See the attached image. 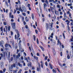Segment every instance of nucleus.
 <instances>
[{
    "instance_id": "f257e3e1",
    "label": "nucleus",
    "mask_w": 73,
    "mask_h": 73,
    "mask_svg": "<svg viewBox=\"0 0 73 73\" xmlns=\"http://www.w3.org/2000/svg\"><path fill=\"white\" fill-rule=\"evenodd\" d=\"M11 24L12 27L13 29H16V27L15 26V25H16V24L15 23L12 22L11 23Z\"/></svg>"
},
{
    "instance_id": "f03ea898",
    "label": "nucleus",
    "mask_w": 73,
    "mask_h": 73,
    "mask_svg": "<svg viewBox=\"0 0 73 73\" xmlns=\"http://www.w3.org/2000/svg\"><path fill=\"white\" fill-rule=\"evenodd\" d=\"M43 7L44 11H46V7H47V5L46 3H44L43 4Z\"/></svg>"
},
{
    "instance_id": "7ed1b4c3",
    "label": "nucleus",
    "mask_w": 73,
    "mask_h": 73,
    "mask_svg": "<svg viewBox=\"0 0 73 73\" xmlns=\"http://www.w3.org/2000/svg\"><path fill=\"white\" fill-rule=\"evenodd\" d=\"M37 70L38 72H41V69L40 68H38L37 67Z\"/></svg>"
},
{
    "instance_id": "20e7f679",
    "label": "nucleus",
    "mask_w": 73,
    "mask_h": 73,
    "mask_svg": "<svg viewBox=\"0 0 73 73\" xmlns=\"http://www.w3.org/2000/svg\"><path fill=\"white\" fill-rule=\"evenodd\" d=\"M65 22L67 23L66 24L67 25H69V23H70V21H69L67 19L65 21Z\"/></svg>"
},
{
    "instance_id": "39448f33",
    "label": "nucleus",
    "mask_w": 73,
    "mask_h": 73,
    "mask_svg": "<svg viewBox=\"0 0 73 73\" xmlns=\"http://www.w3.org/2000/svg\"><path fill=\"white\" fill-rule=\"evenodd\" d=\"M19 57H20V53H19L18 54V55H16V58L17 59H18V58H19Z\"/></svg>"
},
{
    "instance_id": "423d86ee",
    "label": "nucleus",
    "mask_w": 73,
    "mask_h": 73,
    "mask_svg": "<svg viewBox=\"0 0 73 73\" xmlns=\"http://www.w3.org/2000/svg\"><path fill=\"white\" fill-rule=\"evenodd\" d=\"M19 48L20 49V50L21 51V49H22L21 45V43H19Z\"/></svg>"
},
{
    "instance_id": "0eeeda50",
    "label": "nucleus",
    "mask_w": 73,
    "mask_h": 73,
    "mask_svg": "<svg viewBox=\"0 0 73 73\" xmlns=\"http://www.w3.org/2000/svg\"><path fill=\"white\" fill-rule=\"evenodd\" d=\"M59 44L61 45V42H60V39H58V40L57 45H59Z\"/></svg>"
},
{
    "instance_id": "6e6552de",
    "label": "nucleus",
    "mask_w": 73,
    "mask_h": 73,
    "mask_svg": "<svg viewBox=\"0 0 73 73\" xmlns=\"http://www.w3.org/2000/svg\"><path fill=\"white\" fill-rule=\"evenodd\" d=\"M18 64L19 67H20L21 68H22V67H23V65H22V64H20V62H19Z\"/></svg>"
},
{
    "instance_id": "1a4fd4ad",
    "label": "nucleus",
    "mask_w": 73,
    "mask_h": 73,
    "mask_svg": "<svg viewBox=\"0 0 73 73\" xmlns=\"http://www.w3.org/2000/svg\"><path fill=\"white\" fill-rule=\"evenodd\" d=\"M2 44H4V41L1 40L0 42V45H1Z\"/></svg>"
},
{
    "instance_id": "9d476101",
    "label": "nucleus",
    "mask_w": 73,
    "mask_h": 73,
    "mask_svg": "<svg viewBox=\"0 0 73 73\" xmlns=\"http://www.w3.org/2000/svg\"><path fill=\"white\" fill-rule=\"evenodd\" d=\"M67 57L68 59H70V56H69V55L68 54H67Z\"/></svg>"
},
{
    "instance_id": "9b49d317",
    "label": "nucleus",
    "mask_w": 73,
    "mask_h": 73,
    "mask_svg": "<svg viewBox=\"0 0 73 73\" xmlns=\"http://www.w3.org/2000/svg\"><path fill=\"white\" fill-rule=\"evenodd\" d=\"M56 19V16H54V17H52V21L53 22L54 21V20H55Z\"/></svg>"
},
{
    "instance_id": "f8f14e48",
    "label": "nucleus",
    "mask_w": 73,
    "mask_h": 73,
    "mask_svg": "<svg viewBox=\"0 0 73 73\" xmlns=\"http://www.w3.org/2000/svg\"><path fill=\"white\" fill-rule=\"evenodd\" d=\"M46 29H48L49 28V26H48V24L47 23L46 24Z\"/></svg>"
},
{
    "instance_id": "ddd939ff",
    "label": "nucleus",
    "mask_w": 73,
    "mask_h": 73,
    "mask_svg": "<svg viewBox=\"0 0 73 73\" xmlns=\"http://www.w3.org/2000/svg\"><path fill=\"white\" fill-rule=\"evenodd\" d=\"M18 10L19 11H21V12H23V10H22V9H21V7H19Z\"/></svg>"
},
{
    "instance_id": "4468645a",
    "label": "nucleus",
    "mask_w": 73,
    "mask_h": 73,
    "mask_svg": "<svg viewBox=\"0 0 73 73\" xmlns=\"http://www.w3.org/2000/svg\"><path fill=\"white\" fill-rule=\"evenodd\" d=\"M3 65H4V63L3 62H1V67H3Z\"/></svg>"
},
{
    "instance_id": "2eb2a0df",
    "label": "nucleus",
    "mask_w": 73,
    "mask_h": 73,
    "mask_svg": "<svg viewBox=\"0 0 73 73\" xmlns=\"http://www.w3.org/2000/svg\"><path fill=\"white\" fill-rule=\"evenodd\" d=\"M17 36L18 37V38H19V37H20V34H19V32L18 31H17Z\"/></svg>"
},
{
    "instance_id": "dca6fc26",
    "label": "nucleus",
    "mask_w": 73,
    "mask_h": 73,
    "mask_svg": "<svg viewBox=\"0 0 73 73\" xmlns=\"http://www.w3.org/2000/svg\"><path fill=\"white\" fill-rule=\"evenodd\" d=\"M68 7H69V6H72V3H70V4L68 3L67 4Z\"/></svg>"
},
{
    "instance_id": "f3484780",
    "label": "nucleus",
    "mask_w": 73,
    "mask_h": 73,
    "mask_svg": "<svg viewBox=\"0 0 73 73\" xmlns=\"http://www.w3.org/2000/svg\"><path fill=\"white\" fill-rule=\"evenodd\" d=\"M32 18L33 20H34V18H35L34 17V15L33 14H32Z\"/></svg>"
},
{
    "instance_id": "a211bd4d",
    "label": "nucleus",
    "mask_w": 73,
    "mask_h": 73,
    "mask_svg": "<svg viewBox=\"0 0 73 73\" xmlns=\"http://www.w3.org/2000/svg\"><path fill=\"white\" fill-rule=\"evenodd\" d=\"M53 35H54L53 33H52L51 35L50 36V37L51 38H53Z\"/></svg>"
},
{
    "instance_id": "6ab92c4d",
    "label": "nucleus",
    "mask_w": 73,
    "mask_h": 73,
    "mask_svg": "<svg viewBox=\"0 0 73 73\" xmlns=\"http://www.w3.org/2000/svg\"><path fill=\"white\" fill-rule=\"evenodd\" d=\"M53 53L54 55H56V51L54 50H53Z\"/></svg>"
},
{
    "instance_id": "aec40b11",
    "label": "nucleus",
    "mask_w": 73,
    "mask_h": 73,
    "mask_svg": "<svg viewBox=\"0 0 73 73\" xmlns=\"http://www.w3.org/2000/svg\"><path fill=\"white\" fill-rule=\"evenodd\" d=\"M67 29L68 31H70V28H69V25H67Z\"/></svg>"
},
{
    "instance_id": "412c9836",
    "label": "nucleus",
    "mask_w": 73,
    "mask_h": 73,
    "mask_svg": "<svg viewBox=\"0 0 73 73\" xmlns=\"http://www.w3.org/2000/svg\"><path fill=\"white\" fill-rule=\"evenodd\" d=\"M45 3L47 4V5H48L49 3H48V0H46L45 1Z\"/></svg>"
},
{
    "instance_id": "4be33fe9",
    "label": "nucleus",
    "mask_w": 73,
    "mask_h": 73,
    "mask_svg": "<svg viewBox=\"0 0 73 73\" xmlns=\"http://www.w3.org/2000/svg\"><path fill=\"white\" fill-rule=\"evenodd\" d=\"M24 59L25 60H26V61L27 62H29L28 61V59H27V58L26 57H25L24 58Z\"/></svg>"
},
{
    "instance_id": "5701e85b",
    "label": "nucleus",
    "mask_w": 73,
    "mask_h": 73,
    "mask_svg": "<svg viewBox=\"0 0 73 73\" xmlns=\"http://www.w3.org/2000/svg\"><path fill=\"white\" fill-rule=\"evenodd\" d=\"M71 16H72V15L71 13L69 14V17H70V19H72V17H71Z\"/></svg>"
},
{
    "instance_id": "b1692460",
    "label": "nucleus",
    "mask_w": 73,
    "mask_h": 73,
    "mask_svg": "<svg viewBox=\"0 0 73 73\" xmlns=\"http://www.w3.org/2000/svg\"><path fill=\"white\" fill-rule=\"evenodd\" d=\"M5 55H7V53L6 52L3 53V56H5Z\"/></svg>"
},
{
    "instance_id": "393cba45",
    "label": "nucleus",
    "mask_w": 73,
    "mask_h": 73,
    "mask_svg": "<svg viewBox=\"0 0 73 73\" xmlns=\"http://www.w3.org/2000/svg\"><path fill=\"white\" fill-rule=\"evenodd\" d=\"M31 66V62H30V63H29L28 65L27 66Z\"/></svg>"
},
{
    "instance_id": "a878e982",
    "label": "nucleus",
    "mask_w": 73,
    "mask_h": 73,
    "mask_svg": "<svg viewBox=\"0 0 73 73\" xmlns=\"http://www.w3.org/2000/svg\"><path fill=\"white\" fill-rule=\"evenodd\" d=\"M64 18H66V14L65 13H64Z\"/></svg>"
},
{
    "instance_id": "bb28decb",
    "label": "nucleus",
    "mask_w": 73,
    "mask_h": 73,
    "mask_svg": "<svg viewBox=\"0 0 73 73\" xmlns=\"http://www.w3.org/2000/svg\"><path fill=\"white\" fill-rule=\"evenodd\" d=\"M17 71H18V70H13V72L14 73H16V72H17Z\"/></svg>"
},
{
    "instance_id": "cd10ccee",
    "label": "nucleus",
    "mask_w": 73,
    "mask_h": 73,
    "mask_svg": "<svg viewBox=\"0 0 73 73\" xmlns=\"http://www.w3.org/2000/svg\"><path fill=\"white\" fill-rule=\"evenodd\" d=\"M49 65L51 69H53V67H52V65H51V64H49Z\"/></svg>"
},
{
    "instance_id": "c85d7f7f",
    "label": "nucleus",
    "mask_w": 73,
    "mask_h": 73,
    "mask_svg": "<svg viewBox=\"0 0 73 73\" xmlns=\"http://www.w3.org/2000/svg\"><path fill=\"white\" fill-rule=\"evenodd\" d=\"M52 71L53 73H56V70H54V69H52Z\"/></svg>"
},
{
    "instance_id": "c756f323",
    "label": "nucleus",
    "mask_w": 73,
    "mask_h": 73,
    "mask_svg": "<svg viewBox=\"0 0 73 73\" xmlns=\"http://www.w3.org/2000/svg\"><path fill=\"white\" fill-rule=\"evenodd\" d=\"M57 8H61V7H60V5H58L56 6Z\"/></svg>"
},
{
    "instance_id": "7c9ffc66",
    "label": "nucleus",
    "mask_w": 73,
    "mask_h": 73,
    "mask_svg": "<svg viewBox=\"0 0 73 73\" xmlns=\"http://www.w3.org/2000/svg\"><path fill=\"white\" fill-rule=\"evenodd\" d=\"M5 3L7 7H8V6H9V5H8V2H5Z\"/></svg>"
},
{
    "instance_id": "2f4dec72",
    "label": "nucleus",
    "mask_w": 73,
    "mask_h": 73,
    "mask_svg": "<svg viewBox=\"0 0 73 73\" xmlns=\"http://www.w3.org/2000/svg\"><path fill=\"white\" fill-rule=\"evenodd\" d=\"M63 36L64 37V39H65V35L64 34V33H63Z\"/></svg>"
},
{
    "instance_id": "473e14b6",
    "label": "nucleus",
    "mask_w": 73,
    "mask_h": 73,
    "mask_svg": "<svg viewBox=\"0 0 73 73\" xmlns=\"http://www.w3.org/2000/svg\"><path fill=\"white\" fill-rule=\"evenodd\" d=\"M62 35H60L59 36V38H60V39L62 38Z\"/></svg>"
},
{
    "instance_id": "72a5a7b5",
    "label": "nucleus",
    "mask_w": 73,
    "mask_h": 73,
    "mask_svg": "<svg viewBox=\"0 0 73 73\" xmlns=\"http://www.w3.org/2000/svg\"><path fill=\"white\" fill-rule=\"evenodd\" d=\"M8 28V30L9 31H10V29H11V27H10V26H9Z\"/></svg>"
},
{
    "instance_id": "f704fd0d",
    "label": "nucleus",
    "mask_w": 73,
    "mask_h": 73,
    "mask_svg": "<svg viewBox=\"0 0 73 73\" xmlns=\"http://www.w3.org/2000/svg\"><path fill=\"white\" fill-rule=\"evenodd\" d=\"M9 15L10 17H11V16H12V13L11 12H10L9 13Z\"/></svg>"
},
{
    "instance_id": "c9c22d12",
    "label": "nucleus",
    "mask_w": 73,
    "mask_h": 73,
    "mask_svg": "<svg viewBox=\"0 0 73 73\" xmlns=\"http://www.w3.org/2000/svg\"><path fill=\"white\" fill-rule=\"evenodd\" d=\"M36 42H37V44H38L39 43L38 42V40L37 38H36Z\"/></svg>"
},
{
    "instance_id": "e433bc0d",
    "label": "nucleus",
    "mask_w": 73,
    "mask_h": 73,
    "mask_svg": "<svg viewBox=\"0 0 73 73\" xmlns=\"http://www.w3.org/2000/svg\"><path fill=\"white\" fill-rule=\"evenodd\" d=\"M33 37H34V41H35V40H36V36H35V35H33Z\"/></svg>"
},
{
    "instance_id": "4c0bfd02",
    "label": "nucleus",
    "mask_w": 73,
    "mask_h": 73,
    "mask_svg": "<svg viewBox=\"0 0 73 73\" xmlns=\"http://www.w3.org/2000/svg\"><path fill=\"white\" fill-rule=\"evenodd\" d=\"M55 15H58V14L57 13V11H56V10L55 11Z\"/></svg>"
},
{
    "instance_id": "58836bf2",
    "label": "nucleus",
    "mask_w": 73,
    "mask_h": 73,
    "mask_svg": "<svg viewBox=\"0 0 73 73\" xmlns=\"http://www.w3.org/2000/svg\"><path fill=\"white\" fill-rule=\"evenodd\" d=\"M32 69L33 70H35V68L34 66L32 67Z\"/></svg>"
},
{
    "instance_id": "ea45409f",
    "label": "nucleus",
    "mask_w": 73,
    "mask_h": 73,
    "mask_svg": "<svg viewBox=\"0 0 73 73\" xmlns=\"http://www.w3.org/2000/svg\"><path fill=\"white\" fill-rule=\"evenodd\" d=\"M50 9L51 10H53L54 8H53V7H50Z\"/></svg>"
},
{
    "instance_id": "a19ab883",
    "label": "nucleus",
    "mask_w": 73,
    "mask_h": 73,
    "mask_svg": "<svg viewBox=\"0 0 73 73\" xmlns=\"http://www.w3.org/2000/svg\"><path fill=\"white\" fill-rule=\"evenodd\" d=\"M59 65H60V66L61 67H62V65L61 64V63H59Z\"/></svg>"
},
{
    "instance_id": "79ce46f5",
    "label": "nucleus",
    "mask_w": 73,
    "mask_h": 73,
    "mask_svg": "<svg viewBox=\"0 0 73 73\" xmlns=\"http://www.w3.org/2000/svg\"><path fill=\"white\" fill-rule=\"evenodd\" d=\"M62 20H63V21H65V20H66V18H62Z\"/></svg>"
},
{
    "instance_id": "37998d69",
    "label": "nucleus",
    "mask_w": 73,
    "mask_h": 73,
    "mask_svg": "<svg viewBox=\"0 0 73 73\" xmlns=\"http://www.w3.org/2000/svg\"><path fill=\"white\" fill-rule=\"evenodd\" d=\"M45 65L46 66H48V63H47V62H46L45 63Z\"/></svg>"
},
{
    "instance_id": "c03bdc74",
    "label": "nucleus",
    "mask_w": 73,
    "mask_h": 73,
    "mask_svg": "<svg viewBox=\"0 0 73 73\" xmlns=\"http://www.w3.org/2000/svg\"><path fill=\"white\" fill-rule=\"evenodd\" d=\"M25 21L26 22H28L29 21V19H25Z\"/></svg>"
},
{
    "instance_id": "a18cd8bd",
    "label": "nucleus",
    "mask_w": 73,
    "mask_h": 73,
    "mask_svg": "<svg viewBox=\"0 0 73 73\" xmlns=\"http://www.w3.org/2000/svg\"><path fill=\"white\" fill-rule=\"evenodd\" d=\"M18 3L20 4H21V2L20 1V0H18Z\"/></svg>"
},
{
    "instance_id": "49530a36",
    "label": "nucleus",
    "mask_w": 73,
    "mask_h": 73,
    "mask_svg": "<svg viewBox=\"0 0 73 73\" xmlns=\"http://www.w3.org/2000/svg\"><path fill=\"white\" fill-rule=\"evenodd\" d=\"M10 17H11L12 19H13L14 17H13V15H11V16Z\"/></svg>"
},
{
    "instance_id": "de8ad7c7",
    "label": "nucleus",
    "mask_w": 73,
    "mask_h": 73,
    "mask_svg": "<svg viewBox=\"0 0 73 73\" xmlns=\"http://www.w3.org/2000/svg\"><path fill=\"white\" fill-rule=\"evenodd\" d=\"M8 44H6L5 45V47H6V48H7V47H8Z\"/></svg>"
},
{
    "instance_id": "09e8293b",
    "label": "nucleus",
    "mask_w": 73,
    "mask_h": 73,
    "mask_svg": "<svg viewBox=\"0 0 73 73\" xmlns=\"http://www.w3.org/2000/svg\"><path fill=\"white\" fill-rule=\"evenodd\" d=\"M35 32L36 34H38V31L37 30H35Z\"/></svg>"
},
{
    "instance_id": "8fccbe9b",
    "label": "nucleus",
    "mask_w": 73,
    "mask_h": 73,
    "mask_svg": "<svg viewBox=\"0 0 73 73\" xmlns=\"http://www.w3.org/2000/svg\"><path fill=\"white\" fill-rule=\"evenodd\" d=\"M22 21H24V17H22Z\"/></svg>"
},
{
    "instance_id": "3c124183",
    "label": "nucleus",
    "mask_w": 73,
    "mask_h": 73,
    "mask_svg": "<svg viewBox=\"0 0 73 73\" xmlns=\"http://www.w3.org/2000/svg\"><path fill=\"white\" fill-rule=\"evenodd\" d=\"M13 60V57H11V61H12Z\"/></svg>"
},
{
    "instance_id": "603ef678",
    "label": "nucleus",
    "mask_w": 73,
    "mask_h": 73,
    "mask_svg": "<svg viewBox=\"0 0 73 73\" xmlns=\"http://www.w3.org/2000/svg\"><path fill=\"white\" fill-rule=\"evenodd\" d=\"M40 48H41L42 50L44 48H43V47H42V46H40Z\"/></svg>"
},
{
    "instance_id": "864d4df0",
    "label": "nucleus",
    "mask_w": 73,
    "mask_h": 73,
    "mask_svg": "<svg viewBox=\"0 0 73 73\" xmlns=\"http://www.w3.org/2000/svg\"><path fill=\"white\" fill-rule=\"evenodd\" d=\"M13 67H14V68H15L16 67V66L15 64H14L13 65Z\"/></svg>"
},
{
    "instance_id": "5fc2aeb1",
    "label": "nucleus",
    "mask_w": 73,
    "mask_h": 73,
    "mask_svg": "<svg viewBox=\"0 0 73 73\" xmlns=\"http://www.w3.org/2000/svg\"><path fill=\"white\" fill-rule=\"evenodd\" d=\"M17 35H15V39L16 40L17 39Z\"/></svg>"
},
{
    "instance_id": "6e6d98bb",
    "label": "nucleus",
    "mask_w": 73,
    "mask_h": 73,
    "mask_svg": "<svg viewBox=\"0 0 73 73\" xmlns=\"http://www.w3.org/2000/svg\"><path fill=\"white\" fill-rule=\"evenodd\" d=\"M23 16H25V15H26V14L25 13H23Z\"/></svg>"
},
{
    "instance_id": "4d7b16f0",
    "label": "nucleus",
    "mask_w": 73,
    "mask_h": 73,
    "mask_svg": "<svg viewBox=\"0 0 73 73\" xmlns=\"http://www.w3.org/2000/svg\"><path fill=\"white\" fill-rule=\"evenodd\" d=\"M60 15H62V12H60Z\"/></svg>"
},
{
    "instance_id": "13d9d810",
    "label": "nucleus",
    "mask_w": 73,
    "mask_h": 73,
    "mask_svg": "<svg viewBox=\"0 0 73 73\" xmlns=\"http://www.w3.org/2000/svg\"><path fill=\"white\" fill-rule=\"evenodd\" d=\"M3 24L4 25H7V23H6V22H4Z\"/></svg>"
},
{
    "instance_id": "bf43d9fd",
    "label": "nucleus",
    "mask_w": 73,
    "mask_h": 73,
    "mask_svg": "<svg viewBox=\"0 0 73 73\" xmlns=\"http://www.w3.org/2000/svg\"><path fill=\"white\" fill-rule=\"evenodd\" d=\"M48 58V57L47 56H46L45 58V60H47V58Z\"/></svg>"
},
{
    "instance_id": "052dcab7",
    "label": "nucleus",
    "mask_w": 73,
    "mask_h": 73,
    "mask_svg": "<svg viewBox=\"0 0 73 73\" xmlns=\"http://www.w3.org/2000/svg\"><path fill=\"white\" fill-rule=\"evenodd\" d=\"M54 0H49V1L50 2H52Z\"/></svg>"
},
{
    "instance_id": "680f3d73",
    "label": "nucleus",
    "mask_w": 73,
    "mask_h": 73,
    "mask_svg": "<svg viewBox=\"0 0 73 73\" xmlns=\"http://www.w3.org/2000/svg\"><path fill=\"white\" fill-rule=\"evenodd\" d=\"M16 12V10H14V13H15Z\"/></svg>"
},
{
    "instance_id": "e2e57ef3",
    "label": "nucleus",
    "mask_w": 73,
    "mask_h": 73,
    "mask_svg": "<svg viewBox=\"0 0 73 73\" xmlns=\"http://www.w3.org/2000/svg\"><path fill=\"white\" fill-rule=\"evenodd\" d=\"M59 17L60 19H62V15H61Z\"/></svg>"
},
{
    "instance_id": "0e129e2a",
    "label": "nucleus",
    "mask_w": 73,
    "mask_h": 73,
    "mask_svg": "<svg viewBox=\"0 0 73 73\" xmlns=\"http://www.w3.org/2000/svg\"><path fill=\"white\" fill-rule=\"evenodd\" d=\"M69 1L70 3H72V0H69Z\"/></svg>"
},
{
    "instance_id": "69168bd1",
    "label": "nucleus",
    "mask_w": 73,
    "mask_h": 73,
    "mask_svg": "<svg viewBox=\"0 0 73 73\" xmlns=\"http://www.w3.org/2000/svg\"><path fill=\"white\" fill-rule=\"evenodd\" d=\"M23 23L24 24V25H25L26 24H27V23H26V22H25V21L23 22Z\"/></svg>"
},
{
    "instance_id": "338daca9",
    "label": "nucleus",
    "mask_w": 73,
    "mask_h": 73,
    "mask_svg": "<svg viewBox=\"0 0 73 73\" xmlns=\"http://www.w3.org/2000/svg\"><path fill=\"white\" fill-rule=\"evenodd\" d=\"M70 24L71 26H73V23H71Z\"/></svg>"
},
{
    "instance_id": "774afa93",
    "label": "nucleus",
    "mask_w": 73,
    "mask_h": 73,
    "mask_svg": "<svg viewBox=\"0 0 73 73\" xmlns=\"http://www.w3.org/2000/svg\"><path fill=\"white\" fill-rule=\"evenodd\" d=\"M70 40L71 41V42H73V39H72V38H71V39H70Z\"/></svg>"
}]
</instances>
